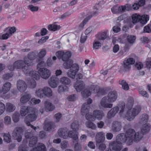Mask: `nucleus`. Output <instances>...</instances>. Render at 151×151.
I'll use <instances>...</instances> for the list:
<instances>
[{"instance_id":"1","label":"nucleus","mask_w":151,"mask_h":151,"mask_svg":"<svg viewBox=\"0 0 151 151\" xmlns=\"http://www.w3.org/2000/svg\"><path fill=\"white\" fill-rule=\"evenodd\" d=\"M141 110V107L139 105H137L134 107L129 109L126 112V118L129 121L133 120L135 117L139 113Z\"/></svg>"},{"instance_id":"2","label":"nucleus","mask_w":151,"mask_h":151,"mask_svg":"<svg viewBox=\"0 0 151 151\" xmlns=\"http://www.w3.org/2000/svg\"><path fill=\"white\" fill-rule=\"evenodd\" d=\"M31 113H32L28 114L25 117L24 121L27 126H30L31 128L35 131L36 127L31 124L30 122L29 121L32 122L36 119L37 117V111L35 108V111H32Z\"/></svg>"},{"instance_id":"3","label":"nucleus","mask_w":151,"mask_h":151,"mask_svg":"<svg viewBox=\"0 0 151 151\" xmlns=\"http://www.w3.org/2000/svg\"><path fill=\"white\" fill-rule=\"evenodd\" d=\"M132 22L133 24L140 22L142 24H146L149 19V17L148 15H144L141 16L137 14L132 15Z\"/></svg>"},{"instance_id":"4","label":"nucleus","mask_w":151,"mask_h":151,"mask_svg":"<svg viewBox=\"0 0 151 151\" xmlns=\"http://www.w3.org/2000/svg\"><path fill=\"white\" fill-rule=\"evenodd\" d=\"M125 109V104H122L119 108L118 106H116L112 109L107 113V116L109 119H110L115 116L118 112L119 110L120 111L119 113L122 114L123 113Z\"/></svg>"},{"instance_id":"5","label":"nucleus","mask_w":151,"mask_h":151,"mask_svg":"<svg viewBox=\"0 0 151 151\" xmlns=\"http://www.w3.org/2000/svg\"><path fill=\"white\" fill-rule=\"evenodd\" d=\"M125 109V104H122L119 108L118 106H116L112 109L107 113V116L109 119H110L115 116L118 112L119 110L120 111L119 113L122 114L123 113Z\"/></svg>"},{"instance_id":"6","label":"nucleus","mask_w":151,"mask_h":151,"mask_svg":"<svg viewBox=\"0 0 151 151\" xmlns=\"http://www.w3.org/2000/svg\"><path fill=\"white\" fill-rule=\"evenodd\" d=\"M14 66L15 68L21 69L24 73H27L29 71V68L27 66L25 65L23 60H19L16 61L14 63Z\"/></svg>"},{"instance_id":"7","label":"nucleus","mask_w":151,"mask_h":151,"mask_svg":"<svg viewBox=\"0 0 151 151\" xmlns=\"http://www.w3.org/2000/svg\"><path fill=\"white\" fill-rule=\"evenodd\" d=\"M23 129L21 127H17L14 129L12 135L14 139L16 140L18 142L22 140L21 134L23 132Z\"/></svg>"},{"instance_id":"8","label":"nucleus","mask_w":151,"mask_h":151,"mask_svg":"<svg viewBox=\"0 0 151 151\" xmlns=\"http://www.w3.org/2000/svg\"><path fill=\"white\" fill-rule=\"evenodd\" d=\"M57 57L59 59H61L64 61L69 60L71 55V52L69 51L64 52L63 51H59L56 53Z\"/></svg>"},{"instance_id":"9","label":"nucleus","mask_w":151,"mask_h":151,"mask_svg":"<svg viewBox=\"0 0 151 151\" xmlns=\"http://www.w3.org/2000/svg\"><path fill=\"white\" fill-rule=\"evenodd\" d=\"M38 73L39 76L45 79H48L51 75L50 71L45 68H40L38 70Z\"/></svg>"},{"instance_id":"10","label":"nucleus","mask_w":151,"mask_h":151,"mask_svg":"<svg viewBox=\"0 0 151 151\" xmlns=\"http://www.w3.org/2000/svg\"><path fill=\"white\" fill-rule=\"evenodd\" d=\"M35 108L29 106H23L20 107V111L21 116H24L28 113H31L32 111H35Z\"/></svg>"},{"instance_id":"11","label":"nucleus","mask_w":151,"mask_h":151,"mask_svg":"<svg viewBox=\"0 0 151 151\" xmlns=\"http://www.w3.org/2000/svg\"><path fill=\"white\" fill-rule=\"evenodd\" d=\"M113 104L108 102L106 97H103L100 101L99 106L100 109L109 108L111 109L113 107Z\"/></svg>"},{"instance_id":"12","label":"nucleus","mask_w":151,"mask_h":151,"mask_svg":"<svg viewBox=\"0 0 151 151\" xmlns=\"http://www.w3.org/2000/svg\"><path fill=\"white\" fill-rule=\"evenodd\" d=\"M135 132L134 130L132 129H129L127 131L125 135L127 138V143L129 145H131L132 144V139Z\"/></svg>"},{"instance_id":"13","label":"nucleus","mask_w":151,"mask_h":151,"mask_svg":"<svg viewBox=\"0 0 151 151\" xmlns=\"http://www.w3.org/2000/svg\"><path fill=\"white\" fill-rule=\"evenodd\" d=\"M135 60L132 58H129L123 61V67L124 70H128L131 68V65L134 64Z\"/></svg>"},{"instance_id":"14","label":"nucleus","mask_w":151,"mask_h":151,"mask_svg":"<svg viewBox=\"0 0 151 151\" xmlns=\"http://www.w3.org/2000/svg\"><path fill=\"white\" fill-rule=\"evenodd\" d=\"M106 97L108 102L110 103L114 102L116 100L117 94L115 91L110 92L107 96H105Z\"/></svg>"},{"instance_id":"15","label":"nucleus","mask_w":151,"mask_h":151,"mask_svg":"<svg viewBox=\"0 0 151 151\" xmlns=\"http://www.w3.org/2000/svg\"><path fill=\"white\" fill-rule=\"evenodd\" d=\"M17 87L20 92H23L27 89V86L24 81L19 80L17 81Z\"/></svg>"},{"instance_id":"16","label":"nucleus","mask_w":151,"mask_h":151,"mask_svg":"<svg viewBox=\"0 0 151 151\" xmlns=\"http://www.w3.org/2000/svg\"><path fill=\"white\" fill-rule=\"evenodd\" d=\"M55 127L54 123L52 122H46L44 127V129L49 132H52Z\"/></svg>"},{"instance_id":"17","label":"nucleus","mask_w":151,"mask_h":151,"mask_svg":"<svg viewBox=\"0 0 151 151\" xmlns=\"http://www.w3.org/2000/svg\"><path fill=\"white\" fill-rule=\"evenodd\" d=\"M105 139V133L102 132H97L95 136V140L96 143L104 142Z\"/></svg>"},{"instance_id":"18","label":"nucleus","mask_w":151,"mask_h":151,"mask_svg":"<svg viewBox=\"0 0 151 151\" xmlns=\"http://www.w3.org/2000/svg\"><path fill=\"white\" fill-rule=\"evenodd\" d=\"M74 87L78 92H80L85 88V85L83 81H80L76 82Z\"/></svg>"},{"instance_id":"19","label":"nucleus","mask_w":151,"mask_h":151,"mask_svg":"<svg viewBox=\"0 0 151 151\" xmlns=\"http://www.w3.org/2000/svg\"><path fill=\"white\" fill-rule=\"evenodd\" d=\"M12 84L10 82H6L4 83L1 88H0V94H5L9 91L11 88Z\"/></svg>"},{"instance_id":"20","label":"nucleus","mask_w":151,"mask_h":151,"mask_svg":"<svg viewBox=\"0 0 151 151\" xmlns=\"http://www.w3.org/2000/svg\"><path fill=\"white\" fill-rule=\"evenodd\" d=\"M109 146L111 148L112 151H120L122 148L121 145H119L115 141L111 142L109 144Z\"/></svg>"},{"instance_id":"21","label":"nucleus","mask_w":151,"mask_h":151,"mask_svg":"<svg viewBox=\"0 0 151 151\" xmlns=\"http://www.w3.org/2000/svg\"><path fill=\"white\" fill-rule=\"evenodd\" d=\"M127 139L126 135L124 133H121L118 134L116 137V142L119 143V145H122Z\"/></svg>"},{"instance_id":"22","label":"nucleus","mask_w":151,"mask_h":151,"mask_svg":"<svg viewBox=\"0 0 151 151\" xmlns=\"http://www.w3.org/2000/svg\"><path fill=\"white\" fill-rule=\"evenodd\" d=\"M122 127L121 123L117 121H114L111 124V130L113 132H119Z\"/></svg>"},{"instance_id":"23","label":"nucleus","mask_w":151,"mask_h":151,"mask_svg":"<svg viewBox=\"0 0 151 151\" xmlns=\"http://www.w3.org/2000/svg\"><path fill=\"white\" fill-rule=\"evenodd\" d=\"M123 39L126 38L128 42L130 45H133L135 42L136 37L135 36L129 35L126 33L123 35Z\"/></svg>"},{"instance_id":"24","label":"nucleus","mask_w":151,"mask_h":151,"mask_svg":"<svg viewBox=\"0 0 151 151\" xmlns=\"http://www.w3.org/2000/svg\"><path fill=\"white\" fill-rule=\"evenodd\" d=\"M68 130L66 129L60 128L58 131V133L59 136L64 139H68Z\"/></svg>"},{"instance_id":"25","label":"nucleus","mask_w":151,"mask_h":151,"mask_svg":"<svg viewBox=\"0 0 151 151\" xmlns=\"http://www.w3.org/2000/svg\"><path fill=\"white\" fill-rule=\"evenodd\" d=\"M149 120V116L147 114L141 115L139 118L138 123L140 124H147Z\"/></svg>"},{"instance_id":"26","label":"nucleus","mask_w":151,"mask_h":151,"mask_svg":"<svg viewBox=\"0 0 151 151\" xmlns=\"http://www.w3.org/2000/svg\"><path fill=\"white\" fill-rule=\"evenodd\" d=\"M44 104L45 109L49 111H52L55 108V106L49 100L45 101Z\"/></svg>"},{"instance_id":"27","label":"nucleus","mask_w":151,"mask_h":151,"mask_svg":"<svg viewBox=\"0 0 151 151\" xmlns=\"http://www.w3.org/2000/svg\"><path fill=\"white\" fill-rule=\"evenodd\" d=\"M151 128V126L149 123L143 124L141 128V132L143 135L149 132Z\"/></svg>"},{"instance_id":"28","label":"nucleus","mask_w":151,"mask_h":151,"mask_svg":"<svg viewBox=\"0 0 151 151\" xmlns=\"http://www.w3.org/2000/svg\"><path fill=\"white\" fill-rule=\"evenodd\" d=\"M78 133L73 131H68L67 136L68 138L70 137L73 138L74 141L78 140Z\"/></svg>"},{"instance_id":"29","label":"nucleus","mask_w":151,"mask_h":151,"mask_svg":"<svg viewBox=\"0 0 151 151\" xmlns=\"http://www.w3.org/2000/svg\"><path fill=\"white\" fill-rule=\"evenodd\" d=\"M58 81L56 80L54 77H51L48 81V84L52 88H55L58 85Z\"/></svg>"},{"instance_id":"30","label":"nucleus","mask_w":151,"mask_h":151,"mask_svg":"<svg viewBox=\"0 0 151 151\" xmlns=\"http://www.w3.org/2000/svg\"><path fill=\"white\" fill-rule=\"evenodd\" d=\"M93 114L95 116V118L99 120L101 119L104 116L103 112L99 110H94L93 112Z\"/></svg>"},{"instance_id":"31","label":"nucleus","mask_w":151,"mask_h":151,"mask_svg":"<svg viewBox=\"0 0 151 151\" xmlns=\"http://www.w3.org/2000/svg\"><path fill=\"white\" fill-rule=\"evenodd\" d=\"M143 134L141 133V132H135L132 139L135 142H138L140 141L142 138Z\"/></svg>"},{"instance_id":"32","label":"nucleus","mask_w":151,"mask_h":151,"mask_svg":"<svg viewBox=\"0 0 151 151\" xmlns=\"http://www.w3.org/2000/svg\"><path fill=\"white\" fill-rule=\"evenodd\" d=\"M6 108L7 111L9 112H12L15 110L16 106L14 104L8 102L6 104Z\"/></svg>"},{"instance_id":"33","label":"nucleus","mask_w":151,"mask_h":151,"mask_svg":"<svg viewBox=\"0 0 151 151\" xmlns=\"http://www.w3.org/2000/svg\"><path fill=\"white\" fill-rule=\"evenodd\" d=\"M44 96L50 97L52 96V93L51 89L49 87L46 86L43 88Z\"/></svg>"},{"instance_id":"34","label":"nucleus","mask_w":151,"mask_h":151,"mask_svg":"<svg viewBox=\"0 0 151 151\" xmlns=\"http://www.w3.org/2000/svg\"><path fill=\"white\" fill-rule=\"evenodd\" d=\"M60 82L62 84L65 85H69L71 82L70 80L68 78L63 77L60 79Z\"/></svg>"},{"instance_id":"35","label":"nucleus","mask_w":151,"mask_h":151,"mask_svg":"<svg viewBox=\"0 0 151 151\" xmlns=\"http://www.w3.org/2000/svg\"><path fill=\"white\" fill-rule=\"evenodd\" d=\"M31 96L29 94H27L26 95L23 96L20 99L21 102L23 104L26 103L27 101H29L31 98Z\"/></svg>"},{"instance_id":"36","label":"nucleus","mask_w":151,"mask_h":151,"mask_svg":"<svg viewBox=\"0 0 151 151\" xmlns=\"http://www.w3.org/2000/svg\"><path fill=\"white\" fill-rule=\"evenodd\" d=\"M31 151H46V147L44 145L40 143L37 147L33 148Z\"/></svg>"},{"instance_id":"37","label":"nucleus","mask_w":151,"mask_h":151,"mask_svg":"<svg viewBox=\"0 0 151 151\" xmlns=\"http://www.w3.org/2000/svg\"><path fill=\"white\" fill-rule=\"evenodd\" d=\"M64 62L63 64V67L65 69H69L71 68V66L73 64V60L69 59Z\"/></svg>"},{"instance_id":"38","label":"nucleus","mask_w":151,"mask_h":151,"mask_svg":"<svg viewBox=\"0 0 151 151\" xmlns=\"http://www.w3.org/2000/svg\"><path fill=\"white\" fill-rule=\"evenodd\" d=\"M82 96L83 98H86L91 94V91L87 88H85L81 92Z\"/></svg>"},{"instance_id":"39","label":"nucleus","mask_w":151,"mask_h":151,"mask_svg":"<svg viewBox=\"0 0 151 151\" xmlns=\"http://www.w3.org/2000/svg\"><path fill=\"white\" fill-rule=\"evenodd\" d=\"M60 28V25L55 24H50L48 26V29L50 31H55L59 29Z\"/></svg>"},{"instance_id":"40","label":"nucleus","mask_w":151,"mask_h":151,"mask_svg":"<svg viewBox=\"0 0 151 151\" xmlns=\"http://www.w3.org/2000/svg\"><path fill=\"white\" fill-rule=\"evenodd\" d=\"M37 53H36L35 51L31 52L27 55V58L30 60H33L37 57Z\"/></svg>"},{"instance_id":"41","label":"nucleus","mask_w":151,"mask_h":151,"mask_svg":"<svg viewBox=\"0 0 151 151\" xmlns=\"http://www.w3.org/2000/svg\"><path fill=\"white\" fill-rule=\"evenodd\" d=\"M100 87L96 85H92L89 88L90 90L93 93H98L99 91Z\"/></svg>"},{"instance_id":"42","label":"nucleus","mask_w":151,"mask_h":151,"mask_svg":"<svg viewBox=\"0 0 151 151\" xmlns=\"http://www.w3.org/2000/svg\"><path fill=\"white\" fill-rule=\"evenodd\" d=\"M97 38L99 40H104L107 37L106 32H104L98 34L96 36Z\"/></svg>"},{"instance_id":"43","label":"nucleus","mask_w":151,"mask_h":151,"mask_svg":"<svg viewBox=\"0 0 151 151\" xmlns=\"http://www.w3.org/2000/svg\"><path fill=\"white\" fill-rule=\"evenodd\" d=\"M119 84L122 86V88L125 91H127L129 89V86L126 81L122 80L119 81Z\"/></svg>"},{"instance_id":"44","label":"nucleus","mask_w":151,"mask_h":151,"mask_svg":"<svg viewBox=\"0 0 151 151\" xmlns=\"http://www.w3.org/2000/svg\"><path fill=\"white\" fill-rule=\"evenodd\" d=\"M78 140L73 141V145H74V149L75 151H80L81 150V146L78 143Z\"/></svg>"},{"instance_id":"45","label":"nucleus","mask_w":151,"mask_h":151,"mask_svg":"<svg viewBox=\"0 0 151 151\" xmlns=\"http://www.w3.org/2000/svg\"><path fill=\"white\" fill-rule=\"evenodd\" d=\"M28 85L30 88H33L36 86V83L33 79H30L28 80Z\"/></svg>"},{"instance_id":"46","label":"nucleus","mask_w":151,"mask_h":151,"mask_svg":"<svg viewBox=\"0 0 151 151\" xmlns=\"http://www.w3.org/2000/svg\"><path fill=\"white\" fill-rule=\"evenodd\" d=\"M37 137L35 136H33L31 137L29 143V146L32 147L37 143Z\"/></svg>"},{"instance_id":"47","label":"nucleus","mask_w":151,"mask_h":151,"mask_svg":"<svg viewBox=\"0 0 151 151\" xmlns=\"http://www.w3.org/2000/svg\"><path fill=\"white\" fill-rule=\"evenodd\" d=\"M127 102L126 104L127 107L128 109L131 108L134 104V100L133 98L131 97H129L127 100Z\"/></svg>"},{"instance_id":"48","label":"nucleus","mask_w":151,"mask_h":151,"mask_svg":"<svg viewBox=\"0 0 151 151\" xmlns=\"http://www.w3.org/2000/svg\"><path fill=\"white\" fill-rule=\"evenodd\" d=\"M4 140L6 142L9 143L11 142V138L10 134L9 132L4 133L3 135Z\"/></svg>"},{"instance_id":"49","label":"nucleus","mask_w":151,"mask_h":151,"mask_svg":"<svg viewBox=\"0 0 151 151\" xmlns=\"http://www.w3.org/2000/svg\"><path fill=\"white\" fill-rule=\"evenodd\" d=\"M68 88L67 86L60 85L58 87V92L59 93H61L63 92L68 91Z\"/></svg>"},{"instance_id":"50","label":"nucleus","mask_w":151,"mask_h":151,"mask_svg":"<svg viewBox=\"0 0 151 151\" xmlns=\"http://www.w3.org/2000/svg\"><path fill=\"white\" fill-rule=\"evenodd\" d=\"M29 76L35 78L36 80H39L40 78L37 72L34 70L31 71L29 73Z\"/></svg>"},{"instance_id":"51","label":"nucleus","mask_w":151,"mask_h":151,"mask_svg":"<svg viewBox=\"0 0 151 151\" xmlns=\"http://www.w3.org/2000/svg\"><path fill=\"white\" fill-rule=\"evenodd\" d=\"M35 93L36 96L40 98H43L45 96L43 88H40L37 90L36 91Z\"/></svg>"},{"instance_id":"52","label":"nucleus","mask_w":151,"mask_h":151,"mask_svg":"<svg viewBox=\"0 0 151 151\" xmlns=\"http://www.w3.org/2000/svg\"><path fill=\"white\" fill-rule=\"evenodd\" d=\"M20 114L18 112H16L12 115V119L14 122H17L19 119Z\"/></svg>"},{"instance_id":"53","label":"nucleus","mask_w":151,"mask_h":151,"mask_svg":"<svg viewBox=\"0 0 151 151\" xmlns=\"http://www.w3.org/2000/svg\"><path fill=\"white\" fill-rule=\"evenodd\" d=\"M25 63V65H27L29 68V66H32L33 65V63L32 60H30L27 57L24 58V60H23Z\"/></svg>"},{"instance_id":"54","label":"nucleus","mask_w":151,"mask_h":151,"mask_svg":"<svg viewBox=\"0 0 151 151\" xmlns=\"http://www.w3.org/2000/svg\"><path fill=\"white\" fill-rule=\"evenodd\" d=\"M92 17L91 15H89L80 24L79 27L81 29H82L84 25L86 24L88 21Z\"/></svg>"},{"instance_id":"55","label":"nucleus","mask_w":151,"mask_h":151,"mask_svg":"<svg viewBox=\"0 0 151 151\" xmlns=\"http://www.w3.org/2000/svg\"><path fill=\"white\" fill-rule=\"evenodd\" d=\"M77 72L75 71H73L70 70H68L67 72V75L68 76L74 79L75 78V76L76 75Z\"/></svg>"},{"instance_id":"56","label":"nucleus","mask_w":151,"mask_h":151,"mask_svg":"<svg viewBox=\"0 0 151 151\" xmlns=\"http://www.w3.org/2000/svg\"><path fill=\"white\" fill-rule=\"evenodd\" d=\"M131 7L130 5L126 4L125 6H119V12H124L126 10H128V9H127V8L130 7Z\"/></svg>"},{"instance_id":"57","label":"nucleus","mask_w":151,"mask_h":151,"mask_svg":"<svg viewBox=\"0 0 151 151\" xmlns=\"http://www.w3.org/2000/svg\"><path fill=\"white\" fill-rule=\"evenodd\" d=\"M41 102L39 99H37L35 98H32L29 101V104L30 105H35L39 104Z\"/></svg>"},{"instance_id":"58","label":"nucleus","mask_w":151,"mask_h":151,"mask_svg":"<svg viewBox=\"0 0 151 151\" xmlns=\"http://www.w3.org/2000/svg\"><path fill=\"white\" fill-rule=\"evenodd\" d=\"M33 132H32V130L30 132V130L29 129L27 130L25 132L24 134V135L26 139L30 138L31 137L33 136Z\"/></svg>"},{"instance_id":"59","label":"nucleus","mask_w":151,"mask_h":151,"mask_svg":"<svg viewBox=\"0 0 151 151\" xmlns=\"http://www.w3.org/2000/svg\"><path fill=\"white\" fill-rule=\"evenodd\" d=\"M71 128L74 130H77L79 129L78 122L75 121L73 122L71 125Z\"/></svg>"},{"instance_id":"60","label":"nucleus","mask_w":151,"mask_h":151,"mask_svg":"<svg viewBox=\"0 0 151 151\" xmlns=\"http://www.w3.org/2000/svg\"><path fill=\"white\" fill-rule=\"evenodd\" d=\"M46 54V51L45 49H42L38 54V57L40 58H43Z\"/></svg>"},{"instance_id":"61","label":"nucleus","mask_w":151,"mask_h":151,"mask_svg":"<svg viewBox=\"0 0 151 151\" xmlns=\"http://www.w3.org/2000/svg\"><path fill=\"white\" fill-rule=\"evenodd\" d=\"M79 67L78 64L75 63L73 64L70 69L78 72L79 70Z\"/></svg>"},{"instance_id":"62","label":"nucleus","mask_w":151,"mask_h":151,"mask_svg":"<svg viewBox=\"0 0 151 151\" xmlns=\"http://www.w3.org/2000/svg\"><path fill=\"white\" fill-rule=\"evenodd\" d=\"M86 124L87 127L91 128L93 129H95L96 128V125L92 122L90 121L86 122Z\"/></svg>"},{"instance_id":"63","label":"nucleus","mask_w":151,"mask_h":151,"mask_svg":"<svg viewBox=\"0 0 151 151\" xmlns=\"http://www.w3.org/2000/svg\"><path fill=\"white\" fill-rule=\"evenodd\" d=\"M101 46V43L98 41H94L93 44V49H98L99 47Z\"/></svg>"},{"instance_id":"64","label":"nucleus","mask_w":151,"mask_h":151,"mask_svg":"<svg viewBox=\"0 0 151 151\" xmlns=\"http://www.w3.org/2000/svg\"><path fill=\"white\" fill-rule=\"evenodd\" d=\"M97 147L99 151H104L106 148V146L105 144L101 143L97 146Z\"/></svg>"}]
</instances>
